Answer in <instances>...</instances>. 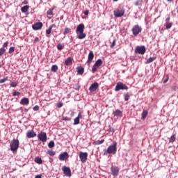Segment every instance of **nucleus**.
Returning <instances> with one entry per match:
<instances>
[{"instance_id":"nucleus-1","label":"nucleus","mask_w":178,"mask_h":178,"mask_svg":"<svg viewBox=\"0 0 178 178\" xmlns=\"http://www.w3.org/2000/svg\"><path fill=\"white\" fill-rule=\"evenodd\" d=\"M116 145H118V143L116 142H113L110 146H108L107 149L104 151V155H108V154H113L115 155L118 151Z\"/></svg>"},{"instance_id":"nucleus-2","label":"nucleus","mask_w":178,"mask_h":178,"mask_svg":"<svg viewBox=\"0 0 178 178\" xmlns=\"http://www.w3.org/2000/svg\"><path fill=\"white\" fill-rule=\"evenodd\" d=\"M19 144L20 143L19 142V139H13V140H11V143L10 144V150L13 152H16V151H17V149H19Z\"/></svg>"},{"instance_id":"nucleus-3","label":"nucleus","mask_w":178,"mask_h":178,"mask_svg":"<svg viewBox=\"0 0 178 178\" xmlns=\"http://www.w3.org/2000/svg\"><path fill=\"white\" fill-rule=\"evenodd\" d=\"M141 31H143V28L138 24L134 25L131 29L132 34L134 37H137Z\"/></svg>"},{"instance_id":"nucleus-4","label":"nucleus","mask_w":178,"mask_h":178,"mask_svg":"<svg viewBox=\"0 0 178 178\" xmlns=\"http://www.w3.org/2000/svg\"><path fill=\"white\" fill-rule=\"evenodd\" d=\"M120 90H129V87L122 82H118L116 84L115 91H120Z\"/></svg>"},{"instance_id":"nucleus-5","label":"nucleus","mask_w":178,"mask_h":178,"mask_svg":"<svg viewBox=\"0 0 178 178\" xmlns=\"http://www.w3.org/2000/svg\"><path fill=\"white\" fill-rule=\"evenodd\" d=\"M100 66H102V60H101V58L98 59L92 66V73H95V72H97V70H98V67H100Z\"/></svg>"},{"instance_id":"nucleus-6","label":"nucleus","mask_w":178,"mask_h":178,"mask_svg":"<svg viewBox=\"0 0 178 178\" xmlns=\"http://www.w3.org/2000/svg\"><path fill=\"white\" fill-rule=\"evenodd\" d=\"M38 138L40 141H42V143H47V132L41 131L38 134Z\"/></svg>"},{"instance_id":"nucleus-7","label":"nucleus","mask_w":178,"mask_h":178,"mask_svg":"<svg viewBox=\"0 0 178 178\" xmlns=\"http://www.w3.org/2000/svg\"><path fill=\"white\" fill-rule=\"evenodd\" d=\"M124 8H118L114 10V16L115 17H122V16L124 15Z\"/></svg>"},{"instance_id":"nucleus-8","label":"nucleus","mask_w":178,"mask_h":178,"mask_svg":"<svg viewBox=\"0 0 178 178\" xmlns=\"http://www.w3.org/2000/svg\"><path fill=\"white\" fill-rule=\"evenodd\" d=\"M87 158H88V153L80 152L79 159L82 163H86V162H87Z\"/></svg>"},{"instance_id":"nucleus-9","label":"nucleus","mask_w":178,"mask_h":178,"mask_svg":"<svg viewBox=\"0 0 178 178\" xmlns=\"http://www.w3.org/2000/svg\"><path fill=\"white\" fill-rule=\"evenodd\" d=\"M62 170H63L64 175L67 177H72V170H70V168L66 167V166H63L62 167Z\"/></svg>"},{"instance_id":"nucleus-10","label":"nucleus","mask_w":178,"mask_h":178,"mask_svg":"<svg viewBox=\"0 0 178 178\" xmlns=\"http://www.w3.org/2000/svg\"><path fill=\"white\" fill-rule=\"evenodd\" d=\"M136 54L144 55L145 54V46H137L135 49Z\"/></svg>"},{"instance_id":"nucleus-11","label":"nucleus","mask_w":178,"mask_h":178,"mask_svg":"<svg viewBox=\"0 0 178 178\" xmlns=\"http://www.w3.org/2000/svg\"><path fill=\"white\" fill-rule=\"evenodd\" d=\"M98 88H99V83H98V82H95L90 85L89 91H90V92H95Z\"/></svg>"},{"instance_id":"nucleus-12","label":"nucleus","mask_w":178,"mask_h":178,"mask_svg":"<svg viewBox=\"0 0 178 178\" xmlns=\"http://www.w3.org/2000/svg\"><path fill=\"white\" fill-rule=\"evenodd\" d=\"M111 175L113 176H119V167L116 165H112L111 168Z\"/></svg>"},{"instance_id":"nucleus-13","label":"nucleus","mask_w":178,"mask_h":178,"mask_svg":"<svg viewBox=\"0 0 178 178\" xmlns=\"http://www.w3.org/2000/svg\"><path fill=\"white\" fill-rule=\"evenodd\" d=\"M33 30L37 31V30H41L42 29V22H36L32 25Z\"/></svg>"},{"instance_id":"nucleus-14","label":"nucleus","mask_w":178,"mask_h":178,"mask_svg":"<svg viewBox=\"0 0 178 178\" xmlns=\"http://www.w3.org/2000/svg\"><path fill=\"white\" fill-rule=\"evenodd\" d=\"M67 158H69V154L67 152L61 153L58 156L59 161H66Z\"/></svg>"},{"instance_id":"nucleus-15","label":"nucleus","mask_w":178,"mask_h":178,"mask_svg":"<svg viewBox=\"0 0 178 178\" xmlns=\"http://www.w3.org/2000/svg\"><path fill=\"white\" fill-rule=\"evenodd\" d=\"M37 136V134L34 132V130H29L26 132V137L28 138H33V137H35Z\"/></svg>"},{"instance_id":"nucleus-16","label":"nucleus","mask_w":178,"mask_h":178,"mask_svg":"<svg viewBox=\"0 0 178 178\" xmlns=\"http://www.w3.org/2000/svg\"><path fill=\"white\" fill-rule=\"evenodd\" d=\"M92 59H94V52L92 51H90L88 56V60H87L88 65H91V62H92Z\"/></svg>"},{"instance_id":"nucleus-17","label":"nucleus","mask_w":178,"mask_h":178,"mask_svg":"<svg viewBox=\"0 0 178 178\" xmlns=\"http://www.w3.org/2000/svg\"><path fill=\"white\" fill-rule=\"evenodd\" d=\"M83 118L81 113H78V116L74 120V124H80V119Z\"/></svg>"},{"instance_id":"nucleus-18","label":"nucleus","mask_w":178,"mask_h":178,"mask_svg":"<svg viewBox=\"0 0 178 178\" xmlns=\"http://www.w3.org/2000/svg\"><path fill=\"white\" fill-rule=\"evenodd\" d=\"M84 32V24H80L77 26L76 33Z\"/></svg>"},{"instance_id":"nucleus-19","label":"nucleus","mask_w":178,"mask_h":178,"mask_svg":"<svg viewBox=\"0 0 178 178\" xmlns=\"http://www.w3.org/2000/svg\"><path fill=\"white\" fill-rule=\"evenodd\" d=\"M113 115L116 118H122L123 116V112L119 109H117L114 111Z\"/></svg>"},{"instance_id":"nucleus-20","label":"nucleus","mask_w":178,"mask_h":178,"mask_svg":"<svg viewBox=\"0 0 178 178\" xmlns=\"http://www.w3.org/2000/svg\"><path fill=\"white\" fill-rule=\"evenodd\" d=\"M29 103H30V101L29 100V98H27V97H24L20 101V104L24 105V106L29 105Z\"/></svg>"},{"instance_id":"nucleus-21","label":"nucleus","mask_w":178,"mask_h":178,"mask_svg":"<svg viewBox=\"0 0 178 178\" xmlns=\"http://www.w3.org/2000/svg\"><path fill=\"white\" fill-rule=\"evenodd\" d=\"M77 38H79V40H83V38L86 37V33L84 32H77Z\"/></svg>"},{"instance_id":"nucleus-22","label":"nucleus","mask_w":178,"mask_h":178,"mask_svg":"<svg viewBox=\"0 0 178 178\" xmlns=\"http://www.w3.org/2000/svg\"><path fill=\"white\" fill-rule=\"evenodd\" d=\"M76 70H77L78 74H80L81 76H82V74H84V67L81 66H78L76 67Z\"/></svg>"},{"instance_id":"nucleus-23","label":"nucleus","mask_w":178,"mask_h":178,"mask_svg":"<svg viewBox=\"0 0 178 178\" xmlns=\"http://www.w3.org/2000/svg\"><path fill=\"white\" fill-rule=\"evenodd\" d=\"M72 62H73V59L72 58V57H68L65 61V65L66 66H70Z\"/></svg>"},{"instance_id":"nucleus-24","label":"nucleus","mask_w":178,"mask_h":178,"mask_svg":"<svg viewBox=\"0 0 178 178\" xmlns=\"http://www.w3.org/2000/svg\"><path fill=\"white\" fill-rule=\"evenodd\" d=\"M144 1L143 0H137L135 1L134 5L135 6H138V9H141V6H143V3Z\"/></svg>"},{"instance_id":"nucleus-25","label":"nucleus","mask_w":178,"mask_h":178,"mask_svg":"<svg viewBox=\"0 0 178 178\" xmlns=\"http://www.w3.org/2000/svg\"><path fill=\"white\" fill-rule=\"evenodd\" d=\"M54 27H56V25H55V24L50 25L49 26V29L46 31V34H47V35L51 34V33L52 31V29H54Z\"/></svg>"},{"instance_id":"nucleus-26","label":"nucleus","mask_w":178,"mask_h":178,"mask_svg":"<svg viewBox=\"0 0 178 178\" xmlns=\"http://www.w3.org/2000/svg\"><path fill=\"white\" fill-rule=\"evenodd\" d=\"M29 8H30V6H24L21 8V11L22 13H27V12H29Z\"/></svg>"},{"instance_id":"nucleus-27","label":"nucleus","mask_w":178,"mask_h":178,"mask_svg":"<svg viewBox=\"0 0 178 178\" xmlns=\"http://www.w3.org/2000/svg\"><path fill=\"white\" fill-rule=\"evenodd\" d=\"M155 59H156V57H150V58H149L145 62L146 65H148L149 63H152V62H154V60H155Z\"/></svg>"},{"instance_id":"nucleus-28","label":"nucleus","mask_w":178,"mask_h":178,"mask_svg":"<svg viewBox=\"0 0 178 178\" xmlns=\"http://www.w3.org/2000/svg\"><path fill=\"white\" fill-rule=\"evenodd\" d=\"M34 161L35 163H38V165H41L42 163V159L40 156H36Z\"/></svg>"},{"instance_id":"nucleus-29","label":"nucleus","mask_w":178,"mask_h":178,"mask_svg":"<svg viewBox=\"0 0 178 178\" xmlns=\"http://www.w3.org/2000/svg\"><path fill=\"white\" fill-rule=\"evenodd\" d=\"M141 115H142L141 119L142 120H144V119H145V118H147L148 115V111L146 110H144Z\"/></svg>"},{"instance_id":"nucleus-30","label":"nucleus","mask_w":178,"mask_h":178,"mask_svg":"<svg viewBox=\"0 0 178 178\" xmlns=\"http://www.w3.org/2000/svg\"><path fill=\"white\" fill-rule=\"evenodd\" d=\"M172 26H173L172 22H165V28L167 29V30H169V29H172Z\"/></svg>"},{"instance_id":"nucleus-31","label":"nucleus","mask_w":178,"mask_h":178,"mask_svg":"<svg viewBox=\"0 0 178 178\" xmlns=\"http://www.w3.org/2000/svg\"><path fill=\"white\" fill-rule=\"evenodd\" d=\"M123 96L124 98V101H129L130 99V93H124Z\"/></svg>"},{"instance_id":"nucleus-32","label":"nucleus","mask_w":178,"mask_h":178,"mask_svg":"<svg viewBox=\"0 0 178 178\" xmlns=\"http://www.w3.org/2000/svg\"><path fill=\"white\" fill-rule=\"evenodd\" d=\"M104 143H105V140H104V139H102V140H96V141L95 142V144L96 145H101V144H104Z\"/></svg>"},{"instance_id":"nucleus-33","label":"nucleus","mask_w":178,"mask_h":178,"mask_svg":"<svg viewBox=\"0 0 178 178\" xmlns=\"http://www.w3.org/2000/svg\"><path fill=\"white\" fill-rule=\"evenodd\" d=\"M63 48H65V44H63L59 43V44L57 45V49H58V51H62V49H63Z\"/></svg>"},{"instance_id":"nucleus-34","label":"nucleus","mask_w":178,"mask_h":178,"mask_svg":"<svg viewBox=\"0 0 178 178\" xmlns=\"http://www.w3.org/2000/svg\"><path fill=\"white\" fill-rule=\"evenodd\" d=\"M48 147H49V148H54L55 147V142H54L53 140H51L48 143Z\"/></svg>"},{"instance_id":"nucleus-35","label":"nucleus","mask_w":178,"mask_h":178,"mask_svg":"<svg viewBox=\"0 0 178 178\" xmlns=\"http://www.w3.org/2000/svg\"><path fill=\"white\" fill-rule=\"evenodd\" d=\"M51 72H54V73L58 72V65H52Z\"/></svg>"},{"instance_id":"nucleus-36","label":"nucleus","mask_w":178,"mask_h":178,"mask_svg":"<svg viewBox=\"0 0 178 178\" xmlns=\"http://www.w3.org/2000/svg\"><path fill=\"white\" fill-rule=\"evenodd\" d=\"M47 154L50 155V156H54L55 155V152L52 149H49Z\"/></svg>"},{"instance_id":"nucleus-37","label":"nucleus","mask_w":178,"mask_h":178,"mask_svg":"<svg viewBox=\"0 0 178 178\" xmlns=\"http://www.w3.org/2000/svg\"><path fill=\"white\" fill-rule=\"evenodd\" d=\"M5 52H6V49H5V48L3 47H1L0 49V56H2V55H3Z\"/></svg>"},{"instance_id":"nucleus-38","label":"nucleus","mask_w":178,"mask_h":178,"mask_svg":"<svg viewBox=\"0 0 178 178\" xmlns=\"http://www.w3.org/2000/svg\"><path fill=\"white\" fill-rule=\"evenodd\" d=\"M70 31H72V29L69 28H65L63 33L64 35H66V34H68V33H70Z\"/></svg>"},{"instance_id":"nucleus-39","label":"nucleus","mask_w":178,"mask_h":178,"mask_svg":"<svg viewBox=\"0 0 178 178\" xmlns=\"http://www.w3.org/2000/svg\"><path fill=\"white\" fill-rule=\"evenodd\" d=\"M8 76H6L5 78L0 79V84H3L6 81H8Z\"/></svg>"},{"instance_id":"nucleus-40","label":"nucleus","mask_w":178,"mask_h":178,"mask_svg":"<svg viewBox=\"0 0 178 178\" xmlns=\"http://www.w3.org/2000/svg\"><path fill=\"white\" fill-rule=\"evenodd\" d=\"M176 141V137H175V135H172L170 138V143H175Z\"/></svg>"},{"instance_id":"nucleus-41","label":"nucleus","mask_w":178,"mask_h":178,"mask_svg":"<svg viewBox=\"0 0 178 178\" xmlns=\"http://www.w3.org/2000/svg\"><path fill=\"white\" fill-rule=\"evenodd\" d=\"M13 52H15V47H10L8 53L9 54H13Z\"/></svg>"},{"instance_id":"nucleus-42","label":"nucleus","mask_w":178,"mask_h":178,"mask_svg":"<svg viewBox=\"0 0 178 178\" xmlns=\"http://www.w3.org/2000/svg\"><path fill=\"white\" fill-rule=\"evenodd\" d=\"M47 15L48 16H52L54 15V12L52 11V10L49 9V10H47Z\"/></svg>"},{"instance_id":"nucleus-43","label":"nucleus","mask_w":178,"mask_h":178,"mask_svg":"<svg viewBox=\"0 0 178 178\" xmlns=\"http://www.w3.org/2000/svg\"><path fill=\"white\" fill-rule=\"evenodd\" d=\"M10 86V87H17V82H11Z\"/></svg>"},{"instance_id":"nucleus-44","label":"nucleus","mask_w":178,"mask_h":178,"mask_svg":"<svg viewBox=\"0 0 178 178\" xmlns=\"http://www.w3.org/2000/svg\"><path fill=\"white\" fill-rule=\"evenodd\" d=\"M33 109L35 111H40V106L38 105H35V106H33Z\"/></svg>"},{"instance_id":"nucleus-45","label":"nucleus","mask_w":178,"mask_h":178,"mask_svg":"<svg viewBox=\"0 0 178 178\" xmlns=\"http://www.w3.org/2000/svg\"><path fill=\"white\" fill-rule=\"evenodd\" d=\"M57 108H62L63 106V103L62 102H59L56 105Z\"/></svg>"},{"instance_id":"nucleus-46","label":"nucleus","mask_w":178,"mask_h":178,"mask_svg":"<svg viewBox=\"0 0 178 178\" xmlns=\"http://www.w3.org/2000/svg\"><path fill=\"white\" fill-rule=\"evenodd\" d=\"M115 44H116V39H113V42H112L111 45L110 46L111 48H113V47H115Z\"/></svg>"},{"instance_id":"nucleus-47","label":"nucleus","mask_w":178,"mask_h":178,"mask_svg":"<svg viewBox=\"0 0 178 178\" xmlns=\"http://www.w3.org/2000/svg\"><path fill=\"white\" fill-rule=\"evenodd\" d=\"M13 97H16L17 95H20V92H17V91H15V92H13Z\"/></svg>"},{"instance_id":"nucleus-48","label":"nucleus","mask_w":178,"mask_h":178,"mask_svg":"<svg viewBox=\"0 0 178 178\" xmlns=\"http://www.w3.org/2000/svg\"><path fill=\"white\" fill-rule=\"evenodd\" d=\"M63 120H65V122L67 121L69 122L70 120V118L69 117H63Z\"/></svg>"},{"instance_id":"nucleus-49","label":"nucleus","mask_w":178,"mask_h":178,"mask_svg":"<svg viewBox=\"0 0 178 178\" xmlns=\"http://www.w3.org/2000/svg\"><path fill=\"white\" fill-rule=\"evenodd\" d=\"M108 131H110V133H115V129L110 127L108 129Z\"/></svg>"},{"instance_id":"nucleus-50","label":"nucleus","mask_w":178,"mask_h":178,"mask_svg":"<svg viewBox=\"0 0 178 178\" xmlns=\"http://www.w3.org/2000/svg\"><path fill=\"white\" fill-rule=\"evenodd\" d=\"M90 13V10H87L86 11L83 12V14L86 15V16H88V14Z\"/></svg>"},{"instance_id":"nucleus-51","label":"nucleus","mask_w":178,"mask_h":178,"mask_svg":"<svg viewBox=\"0 0 178 178\" xmlns=\"http://www.w3.org/2000/svg\"><path fill=\"white\" fill-rule=\"evenodd\" d=\"M8 44H9V42H4V44H3V48H6L8 47Z\"/></svg>"},{"instance_id":"nucleus-52","label":"nucleus","mask_w":178,"mask_h":178,"mask_svg":"<svg viewBox=\"0 0 178 178\" xmlns=\"http://www.w3.org/2000/svg\"><path fill=\"white\" fill-rule=\"evenodd\" d=\"M165 22H170V17H168L166 19H165Z\"/></svg>"},{"instance_id":"nucleus-53","label":"nucleus","mask_w":178,"mask_h":178,"mask_svg":"<svg viewBox=\"0 0 178 178\" xmlns=\"http://www.w3.org/2000/svg\"><path fill=\"white\" fill-rule=\"evenodd\" d=\"M40 41V38L38 37L35 38L34 42H38Z\"/></svg>"},{"instance_id":"nucleus-54","label":"nucleus","mask_w":178,"mask_h":178,"mask_svg":"<svg viewBox=\"0 0 178 178\" xmlns=\"http://www.w3.org/2000/svg\"><path fill=\"white\" fill-rule=\"evenodd\" d=\"M169 80V77H167L163 81V84L168 83V81Z\"/></svg>"},{"instance_id":"nucleus-55","label":"nucleus","mask_w":178,"mask_h":178,"mask_svg":"<svg viewBox=\"0 0 178 178\" xmlns=\"http://www.w3.org/2000/svg\"><path fill=\"white\" fill-rule=\"evenodd\" d=\"M172 90L174 91H176L177 90V86H172Z\"/></svg>"},{"instance_id":"nucleus-56","label":"nucleus","mask_w":178,"mask_h":178,"mask_svg":"<svg viewBox=\"0 0 178 178\" xmlns=\"http://www.w3.org/2000/svg\"><path fill=\"white\" fill-rule=\"evenodd\" d=\"M75 90H76V91H79V90H80V85H78L76 88Z\"/></svg>"},{"instance_id":"nucleus-57","label":"nucleus","mask_w":178,"mask_h":178,"mask_svg":"<svg viewBox=\"0 0 178 178\" xmlns=\"http://www.w3.org/2000/svg\"><path fill=\"white\" fill-rule=\"evenodd\" d=\"M35 178H42L40 175H38L35 177Z\"/></svg>"},{"instance_id":"nucleus-58","label":"nucleus","mask_w":178,"mask_h":178,"mask_svg":"<svg viewBox=\"0 0 178 178\" xmlns=\"http://www.w3.org/2000/svg\"><path fill=\"white\" fill-rule=\"evenodd\" d=\"M24 3L25 5H27V3H29V2L27 1V0H25V1H24Z\"/></svg>"},{"instance_id":"nucleus-59","label":"nucleus","mask_w":178,"mask_h":178,"mask_svg":"<svg viewBox=\"0 0 178 178\" xmlns=\"http://www.w3.org/2000/svg\"><path fill=\"white\" fill-rule=\"evenodd\" d=\"M168 1V2H172V1H173V0H167Z\"/></svg>"},{"instance_id":"nucleus-60","label":"nucleus","mask_w":178,"mask_h":178,"mask_svg":"<svg viewBox=\"0 0 178 178\" xmlns=\"http://www.w3.org/2000/svg\"><path fill=\"white\" fill-rule=\"evenodd\" d=\"M119 0H113L114 2H118Z\"/></svg>"},{"instance_id":"nucleus-61","label":"nucleus","mask_w":178,"mask_h":178,"mask_svg":"<svg viewBox=\"0 0 178 178\" xmlns=\"http://www.w3.org/2000/svg\"><path fill=\"white\" fill-rule=\"evenodd\" d=\"M60 20H62V19H63V17H60Z\"/></svg>"},{"instance_id":"nucleus-62","label":"nucleus","mask_w":178,"mask_h":178,"mask_svg":"<svg viewBox=\"0 0 178 178\" xmlns=\"http://www.w3.org/2000/svg\"><path fill=\"white\" fill-rule=\"evenodd\" d=\"M177 14H178V6L177 7Z\"/></svg>"},{"instance_id":"nucleus-63","label":"nucleus","mask_w":178,"mask_h":178,"mask_svg":"<svg viewBox=\"0 0 178 178\" xmlns=\"http://www.w3.org/2000/svg\"><path fill=\"white\" fill-rule=\"evenodd\" d=\"M122 73H124V70L122 71Z\"/></svg>"}]
</instances>
